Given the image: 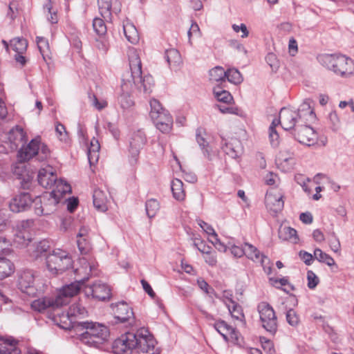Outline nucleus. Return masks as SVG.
I'll use <instances>...</instances> for the list:
<instances>
[{
    "instance_id": "a18cd8bd",
    "label": "nucleus",
    "mask_w": 354,
    "mask_h": 354,
    "mask_svg": "<svg viewBox=\"0 0 354 354\" xmlns=\"http://www.w3.org/2000/svg\"><path fill=\"white\" fill-rule=\"evenodd\" d=\"M10 46L17 53H24L27 49L28 42L24 38L16 37L10 41Z\"/></svg>"
},
{
    "instance_id": "79ce46f5",
    "label": "nucleus",
    "mask_w": 354,
    "mask_h": 354,
    "mask_svg": "<svg viewBox=\"0 0 354 354\" xmlns=\"http://www.w3.org/2000/svg\"><path fill=\"white\" fill-rule=\"evenodd\" d=\"M17 342L13 339H7L0 344V354H19V350L15 346Z\"/></svg>"
},
{
    "instance_id": "f257e3e1",
    "label": "nucleus",
    "mask_w": 354,
    "mask_h": 354,
    "mask_svg": "<svg viewBox=\"0 0 354 354\" xmlns=\"http://www.w3.org/2000/svg\"><path fill=\"white\" fill-rule=\"evenodd\" d=\"M129 69L122 75L121 87L124 91L133 90L139 93L149 95L153 88V78L150 75L142 76V62L137 50H128Z\"/></svg>"
},
{
    "instance_id": "4be33fe9",
    "label": "nucleus",
    "mask_w": 354,
    "mask_h": 354,
    "mask_svg": "<svg viewBox=\"0 0 354 354\" xmlns=\"http://www.w3.org/2000/svg\"><path fill=\"white\" fill-rule=\"evenodd\" d=\"M223 151L232 158H236L243 153V148L241 141L235 138H232L222 147Z\"/></svg>"
},
{
    "instance_id": "49530a36",
    "label": "nucleus",
    "mask_w": 354,
    "mask_h": 354,
    "mask_svg": "<svg viewBox=\"0 0 354 354\" xmlns=\"http://www.w3.org/2000/svg\"><path fill=\"white\" fill-rule=\"evenodd\" d=\"M196 141L199 145L203 153L205 156L209 157L211 154L212 149L208 142L203 135V132L198 130L196 133Z\"/></svg>"
},
{
    "instance_id": "f8f14e48",
    "label": "nucleus",
    "mask_w": 354,
    "mask_h": 354,
    "mask_svg": "<svg viewBox=\"0 0 354 354\" xmlns=\"http://www.w3.org/2000/svg\"><path fill=\"white\" fill-rule=\"evenodd\" d=\"M35 273L31 270H21L18 274V286L19 289L29 296L34 297L37 293L35 287Z\"/></svg>"
},
{
    "instance_id": "4d7b16f0",
    "label": "nucleus",
    "mask_w": 354,
    "mask_h": 354,
    "mask_svg": "<svg viewBox=\"0 0 354 354\" xmlns=\"http://www.w3.org/2000/svg\"><path fill=\"white\" fill-rule=\"evenodd\" d=\"M307 279H308V287L310 289L315 288L319 282V278L312 270L308 271Z\"/></svg>"
},
{
    "instance_id": "37998d69",
    "label": "nucleus",
    "mask_w": 354,
    "mask_h": 354,
    "mask_svg": "<svg viewBox=\"0 0 354 354\" xmlns=\"http://www.w3.org/2000/svg\"><path fill=\"white\" fill-rule=\"evenodd\" d=\"M31 240V235L28 231L17 230L15 235L14 242L20 245L26 246Z\"/></svg>"
},
{
    "instance_id": "9b49d317",
    "label": "nucleus",
    "mask_w": 354,
    "mask_h": 354,
    "mask_svg": "<svg viewBox=\"0 0 354 354\" xmlns=\"http://www.w3.org/2000/svg\"><path fill=\"white\" fill-rule=\"evenodd\" d=\"M136 336L134 333H126L115 339L113 344L115 354H130L136 346Z\"/></svg>"
},
{
    "instance_id": "423d86ee",
    "label": "nucleus",
    "mask_w": 354,
    "mask_h": 354,
    "mask_svg": "<svg viewBox=\"0 0 354 354\" xmlns=\"http://www.w3.org/2000/svg\"><path fill=\"white\" fill-rule=\"evenodd\" d=\"M50 151L46 145L39 139H32L26 146H23L18 152L20 162H26L36 156L39 161L47 160Z\"/></svg>"
},
{
    "instance_id": "f704fd0d",
    "label": "nucleus",
    "mask_w": 354,
    "mask_h": 354,
    "mask_svg": "<svg viewBox=\"0 0 354 354\" xmlns=\"http://www.w3.org/2000/svg\"><path fill=\"white\" fill-rule=\"evenodd\" d=\"M171 192L173 194V196L177 201H183L185 198V192L183 188V182L178 179L175 178L171 182Z\"/></svg>"
},
{
    "instance_id": "39448f33",
    "label": "nucleus",
    "mask_w": 354,
    "mask_h": 354,
    "mask_svg": "<svg viewBox=\"0 0 354 354\" xmlns=\"http://www.w3.org/2000/svg\"><path fill=\"white\" fill-rule=\"evenodd\" d=\"M73 260L66 251L57 248L49 252L46 257V266L54 275L62 274L71 268Z\"/></svg>"
},
{
    "instance_id": "6e6d98bb",
    "label": "nucleus",
    "mask_w": 354,
    "mask_h": 354,
    "mask_svg": "<svg viewBox=\"0 0 354 354\" xmlns=\"http://www.w3.org/2000/svg\"><path fill=\"white\" fill-rule=\"evenodd\" d=\"M286 321L292 327L297 326L300 322L299 315L292 309H290L287 311Z\"/></svg>"
},
{
    "instance_id": "8fccbe9b",
    "label": "nucleus",
    "mask_w": 354,
    "mask_h": 354,
    "mask_svg": "<svg viewBox=\"0 0 354 354\" xmlns=\"http://www.w3.org/2000/svg\"><path fill=\"white\" fill-rule=\"evenodd\" d=\"M159 209V203L155 199H149L146 203V212L149 218L156 216Z\"/></svg>"
},
{
    "instance_id": "f03ea898",
    "label": "nucleus",
    "mask_w": 354,
    "mask_h": 354,
    "mask_svg": "<svg viewBox=\"0 0 354 354\" xmlns=\"http://www.w3.org/2000/svg\"><path fill=\"white\" fill-rule=\"evenodd\" d=\"M316 120V115L308 100H305L295 111L288 108H283L279 112V122L282 128L289 130L297 124L313 123Z\"/></svg>"
},
{
    "instance_id": "bb28decb",
    "label": "nucleus",
    "mask_w": 354,
    "mask_h": 354,
    "mask_svg": "<svg viewBox=\"0 0 354 354\" xmlns=\"http://www.w3.org/2000/svg\"><path fill=\"white\" fill-rule=\"evenodd\" d=\"M244 254L253 261L260 262L266 270L265 263L269 262V259L261 254L257 248L250 243L244 244Z\"/></svg>"
},
{
    "instance_id": "864d4df0",
    "label": "nucleus",
    "mask_w": 354,
    "mask_h": 354,
    "mask_svg": "<svg viewBox=\"0 0 354 354\" xmlns=\"http://www.w3.org/2000/svg\"><path fill=\"white\" fill-rule=\"evenodd\" d=\"M279 123H280L279 120H274L269 128V137L271 144L274 146H277L278 145L279 135L275 129V127Z\"/></svg>"
},
{
    "instance_id": "412c9836",
    "label": "nucleus",
    "mask_w": 354,
    "mask_h": 354,
    "mask_svg": "<svg viewBox=\"0 0 354 354\" xmlns=\"http://www.w3.org/2000/svg\"><path fill=\"white\" fill-rule=\"evenodd\" d=\"M81 288V283L76 280L75 282L64 286L57 293V297L61 301H64V305L69 302L71 297L76 295Z\"/></svg>"
},
{
    "instance_id": "c756f323",
    "label": "nucleus",
    "mask_w": 354,
    "mask_h": 354,
    "mask_svg": "<svg viewBox=\"0 0 354 354\" xmlns=\"http://www.w3.org/2000/svg\"><path fill=\"white\" fill-rule=\"evenodd\" d=\"M93 199V205L97 209L101 212H105L107 209L108 198L104 191L100 189H94Z\"/></svg>"
},
{
    "instance_id": "6ab92c4d",
    "label": "nucleus",
    "mask_w": 354,
    "mask_h": 354,
    "mask_svg": "<svg viewBox=\"0 0 354 354\" xmlns=\"http://www.w3.org/2000/svg\"><path fill=\"white\" fill-rule=\"evenodd\" d=\"M37 178L39 183L46 189L53 187L57 180L56 174L53 167L50 166L41 169L39 171Z\"/></svg>"
},
{
    "instance_id": "a211bd4d",
    "label": "nucleus",
    "mask_w": 354,
    "mask_h": 354,
    "mask_svg": "<svg viewBox=\"0 0 354 354\" xmlns=\"http://www.w3.org/2000/svg\"><path fill=\"white\" fill-rule=\"evenodd\" d=\"M32 203L28 193H21L10 201L9 207L12 212L17 213L28 209Z\"/></svg>"
},
{
    "instance_id": "f3484780",
    "label": "nucleus",
    "mask_w": 354,
    "mask_h": 354,
    "mask_svg": "<svg viewBox=\"0 0 354 354\" xmlns=\"http://www.w3.org/2000/svg\"><path fill=\"white\" fill-rule=\"evenodd\" d=\"M57 295L55 297H41L33 301L31 307L33 310L38 312H42L48 308L55 309L63 306V303Z\"/></svg>"
},
{
    "instance_id": "ddd939ff",
    "label": "nucleus",
    "mask_w": 354,
    "mask_h": 354,
    "mask_svg": "<svg viewBox=\"0 0 354 354\" xmlns=\"http://www.w3.org/2000/svg\"><path fill=\"white\" fill-rule=\"evenodd\" d=\"M311 123H301L298 124L295 129V137L301 144L311 146L317 140V133L310 127Z\"/></svg>"
},
{
    "instance_id": "a19ab883",
    "label": "nucleus",
    "mask_w": 354,
    "mask_h": 354,
    "mask_svg": "<svg viewBox=\"0 0 354 354\" xmlns=\"http://www.w3.org/2000/svg\"><path fill=\"white\" fill-rule=\"evenodd\" d=\"M100 145L97 140L93 138L88 149V159L91 165L97 162L99 158Z\"/></svg>"
},
{
    "instance_id": "58836bf2",
    "label": "nucleus",
    "mask_w": 354,
    "mask_h": 354,
    "mask_svg": "<svg viewBox=\"0 0 354 354\" xmlns=\"http://www.w3.org/2000/svg\"><path fill=\"white\" fill-rule=\"evenodd\" d=\"M209 80L212 82H225L226 73L221 66H215L209 71Z\"/></svg>"
},
{
    "instance_id": "0e129e2a",
    "label": "nucleus",
    "mask_w": 354,
    "mask_h": 354,
    "mask_svg": "<svg viewBox=\"0 0 354 354\" xmlns=\"http://www.w3.org/2000/svg\"><path fill=\"white\" fill-rule=\"evenodd\" d=\"M299 257L307 266L311 265L313 259H315L314 254L313 255L312 254L304 250L299 252Z\"/></svg>"
},
{
    "instance_id": "aec40b11",
    "label": "nucleus",
    "mask_w": 354,
    "mask_h": 354,
    "mask_svg": "<svg viewBox=\"0 0 354 354\" xmlns=\"http://www.w3.org/2000/svg\"><path fill=\"white\" fill-rule=\"evenodd\" d=\"M113 310L115 319L120 322H126L133 318L132 308L124 301H120L115 304Z\"/></svg>"
},
{
    "instance_id": "c85d7f7f",
    "label": "nucleus",
    "mask_w": 354,
    "mask_h": 354,
    "mask_svg": "<svg viewBox=\"0 0 354 354\" xmlns=\"http://www.w3.org/2000/svg\"><path fill=\"white\" fill-rule=\"evenodd\" d=\"M49 250L50 245L48 241L43 240L32 245L29 249V254L33 259H37L42 256L47 257V252H48Z\"/></svg>"
},
{
    "instance_id": "2f4dec72",
    "label": "nucleus",
    "mask_w": 354,
    "mask_h": 354,
    "mask_svg": "<svg viewBox=\"0 0 354 354\" xmlns=\"http://www.w3.org/2000/svg\"><path fill=\"white\" fill-rule=\"evenodd\" d=\"M53 186L55 188L50 193L52 194L54 196H56V198H57L59 201L63 195L71 192V185L62 179L59 180H57Z\"/></svg>"
},
{
    "instance_id": "dca6fc26",
    "label": "nucleus",
    "mask_w": 354,
    "mask_h": 354,
    "mask_svg": "<svg viewBox=\"0 0 354 354\" xmlns=\"http://www.w3.org/2000/svg\"><path fill=\"white\" fill-rule=\"evenodd\" d=\"M146 142V138L143 132L138 131L134 133L131 138L129 142V162L131 164L136 162L140 149Z\"/></svg>"
},
{
    "instance_id": "774afa93",
    "label": "nucleus",
    "mask_w": 354,
    "mask_h": 354,
    "mask_svg": "<svg viewBox=\"0 0 354 354\" xmlns=\"http://www.w3.org/2000/svg\"><path fill=\"white\" fill-rule=\"evenodd\" d=\"M32 225H33V221L32 220L22 221L18 225L17 230L30 232V228L32 226Z\"/></svg>"
},
{
    "instance_id": "a878e982",
    "label": "nucleus",
    "mask_w": 354,
    "mask_h": 354,
    "mask_svg": "<svg viewBox=\"0 0 354 354\" xmlns=\"http://www.w3.org/2000/svg\"><path fill=\"white\" fill-rule=\"evenodd\" d=\"M277 161L285 171H288L295 165L294 154L289 150H281L277 157Z\"/></svg>"
},
{
    "instance_id": "6e6552de",
    "label": "nucleus",
    "mask_w": 354,
    "mask_h": 354,
    "mask_svg": "<svg viewBox=\"0 0 354 354\" xmlns=\"http://www.w3.org/2000/svg\"><path fill=\"white\" fill-rule=\"evenodd\" d=\"M262 326L271 335L277 330V319L272 307L266 302H261L257 306Z\"/></svg>"
},
{
    "instance_id": "680f3d73",
    "label": "nucleus",
    "mask_w": 354,
    "mask_h": 354,
    "mask_svg": "<svg viewBox=\"0 0 354 354\" xmlns=\"http://www.w3.org/2000/svg\"><path fill=\"white\" fill-rule=\"evenodd\" d=\"M233 30L239 33V32H241V37L242 38H246L249 35V31L247 28V26L245 24H241L240 25L237 24H233L232 26Z\"/></svg>"
},
{
    "instance_id": "ea45409f",
    "label": "nucleus",
    "mask_w": 354,
    "mask_h": 354,
    "mask_svg": "<svg viewBox=\"0 0 354 354\" xmlns=\"http://www.w3.org/2000/svg\"><path fill=\"white\" fill-rule=\"evenodd\" d=\"M123 30L126 38L131 44H136L139 41L138 32L136 27L131 23H127L123 26Z\"/></svg>"
},
{
    "instance_id": "0eeeda50",
    "label": "nucleus",
    "mask_w": 354,
    "mask_h": 354,
    "mask_svg": "<svg viewBox=\"0 0 354 354\" xmlns=\"http://www.w3.org/2000/svg\"><path fill=\"white\" fill-rule=\"evenodd\" d=\"M134 335L136 336V346L134 349L138 354H157L158 349L156 348V341L149 332L142 328L137 330Z\"/></svg>"
},
{
    "instance_id": "e433bc0d",
    "label": "nucleus",
    "mask_w": 354,
    "mask_h": 354,
    "mask_svg": "<svg viewBox=\"0 0 354 354\" xmlns=\"http://www.w3.org/2000/svg\"><path fill=\"white\" fill-rule=\"evenodd\" d=\"M279 237L284 241H291L296 243L298 237L297 231L290 227H281L279 230Z\"/></svg>"
},
{
    "instance_id": "5701e85b",
    "label": "nucleus",
    "mask_w": 354,
    "mask_h": 354,
    "mask_svg": "<svg viewBox=\"0 0 354 354\" xmlns=\"http://www.w3.org/2000/svg\"><path fill=\"white\" fill-rule=\"evenodd\" d=\"M88 289V291L87 290L86 293H91L93 297L98 300H106L109 299L111 295V289L104 283H95Z\"/></svg>"
},
{
    "instance_id": "b1692460",
    "label": "nucleus",
    "mask_w": 354,
    "mask_h": 354,
    "mask_svg": "<svg viewBox=\"0 0 354 354\" xmlns=\"http://www.w3.org/2000/svg\"><path fill=\"white\" fill-rule=\"evenodd\" d=\"M214 326L225 341H236L238 339V333L224 321L216 322Z\"/></svg>"
},
{
    "instance_id": "4c0bfd02",
    "label": "nucleus",
    "mask_w": 354,
    "mask_h": 354,
    "mask_svg": "<svg viewBox=\"0 0 354 354\" xmlns=\"http://www.w3.org/2000/svg\"><path fill=\"white\" fill-rule=\"evenodd\" d=\"M213 93L216 100L221 102L228 104L232 103L233 101V97L230 93L226 90L223 89L219 86L214 87Z\"/></svg>"
},
{
    "instance_id": "1a4fd4ad",
    "label": "nucleus",
    "mask_w": 354,
    "mask_h": 354,
    "mask_svg": "<svg viewBox=\"0 0 354 354\" xmlns=\"http://www.w3.org/2000/svg\"><path fill=\"white\" fill-rule=\"evenodd\" d=\"M99 10L103 19L96 17L93 19V27L95 32L99 35H104L106 32V26L104 21H111V0H97Z\"/></svg>"
},
{
    "instance_id": "4468645a",
    "label": "nucleus",
    "mask_w": 354,
    "mask_h": 354,
    "mask_svg": "<svg viewBox=\"0 0 354 354\" xmlns=\"http://www.w3.org/2000/svg\"><path fill=\"white\" fill-rule=\"evenodd\" d=\"M283 195L279 189L271 188L266 194L265 204L267 209L274 214L281 212L284 205Z\"/></svg>"
},
{
    "instance_id": "e2e57ef3",
    "label": "nucleus",
    "mask_w": 354,
    "mask_h": 354,
    "mask_svg": "<svg viewBox=\"0 0 354 354\" xmlns=\"http://www.w3.org/2000/svg\"><path fill=\"white\" fill-rule=\"evenodd\" d=\"M197 223L206 234L209 236H216V232L210 225L200 219L197 220Z\"/></svg>"
},
{
    "instance_id": "9d476101",
    "label": "nucleus",
    "mask_w": 354,
    "mask_h": 354,
    "mask_svg": "<svg viewBox=\"0 0 354 354\" xmlns=\"http://www.w3.org/2000/svg\"><path fill=\"white\" fill-rule=\"evenodd\" d=\"M35 212L38 216L49 215L53 213L57 208L59 201L50 193L41 196L35 201Z\"/></svg>"
},
{
    "instance_id": "20e7f679",
    "label": "nucleus",
    "mask_w": 354,
    "mask_h": 354,
    "mask_svg": "<svg viewBox=\"0 0 354 354\" xmlns=\"http://www.w3.org/2000/svg\"><path fill=\"white\" fill-rule=\"evenodd\" d=\"M78 327L85 330L80 334V340L91 346L97 347L108 339L109 331L108 328L96 322H82L78 323Z\"/></svg>"
},
{
    "instance_id": "cd10ccee",
    "label": "nucleus",
    "mask_w": 354,
    "mask_h": 354,
    "mask_svg": "<svg viewBox=\"0 0 354 354\" xmlns=\"http://www.w3.org/2000/svg\"><path fill=\"white\" fill-rule=\"evenodd\" d=\"M87 315L86 308L80 303L73 304L70 307L67 313V317L72 324H77L78 326V322L76 319H81Z\"/></svg>"
},
{
    "instance_id": "de8ad7c7",
    "label": "nucleus",
    "mask_w": 354,
    "mask_h": 354,
    "mask_svg": "<svg viewBox=\"0 0 354 354\" xmlns=\"http://www.w3.org/2000/svg\"><path fill=\"white\" fill-rule=\"evenodd\" d=\"M226 80L228 82L234 84H238L242 82L243 77L241 73L236 68H230L225 71Z\"/></svg>"
},
{
    "instance_id": "3c124183",
    "label": "nucleus",
    "mask_w": 354,
    "mask_h": 354,
    "mask_svg": "<svg viewBox=\"0 0 354 354\" xmlns=\"http://www.w3.org/2000/svg\"><path fill=\"white\" fill-rule=\"evenodd\" d=\"M167 61L169 65L176 66L180 62V55L176 49H170L166 51Z\"/></svg>"
},
{
    "instance_id": "13d9d810",
    "label": "nucleus",
    "mask_w": 354,
    "mask_h": 354,
    "mask_svg": "<svg viewBox=\"0 0 354 354\" xmlns=\"http://www.w3.org/2000/svg\"><path fill=\"white\" fill-rule=\"evenodd\" d=\"M266 61L273 71L277 70L279 66L277 57L274 53H268L266 57Z\"/></svg>"
},
{
    "instance_id": "603ef678",
    "label": "nucleus",
    "mask_w": 354,
    "mask_h": 354,
    "mask_svg": "<svg viewBox=\"0 0 354 354\" xmlns=\"http://www.w3.org/2000/svg\"><path fill=\"white\" fill-rule=\"evenodd\" d=\"M77 244L82 254H88L91 249L88 237L77 239Z\"/></svg>"
},
{
    "instance_id": "72a5a7b5",
    "label": "nucleus",
    "mask_w": 354,
    "mask_h": 354,
    "mask_svg": "<svg viewBox=\"0 0 354 354\" xmlns=\"http://www.w3.org/2000/svg\"><path fill=\"white\" fill-rule=\"evenodd\" d=\"M226 306L232 317L244 324L243 320L245 316L243 313L242 307L232 299H229V303H226Z\"/></svg>"
},
{
    "instance_id": "473e14b6",
    "label": "nucleus",
    "mask_w": 354,
    "mask_h": 354,
    "mask_svg": "<svg viewBox=\"0 0 354 354\" xmlns=\"http://www.w3.org/2000/svg\"><path fill=\"white\" fill-rule=\"evenodd\" d=\"M122 93L118 98L119 105L122 109H129L134 106V100L131 96L133 90L124 91L121 88Z\"/></svg>"
},
{
    "instance_id": "052dcab7",
    "label": "nucleus",
    "mask_w": 354,
    "mask_h": 354,
    "mask_svg": "<svg viewBox=\"0 0 354 354\" xmlns=\"http://www.w3.org/2000/svg\"><path fill=\"white\" fill-rule=\"evenodd\" d=\"M55 131L57 134V137L61 141L66 142L68 140V134L65 127L63 124L58 123L56 126Z\"/></svg>"
},
{
    "instance_id": "7ed1b4c3",
    "label": "nucleus",
    "mask_w": 354,
    "mask_h": 354,
    "mask_svg": "<svg viewBox=\"0 0 354 354\" xmlns=\"http://www.w3.org/2000/svg\"><path fill=\"white\" fill-rule=\"evenodd\" d=\"M319 63L342 77L354 75V62L342 55L324 54L318 57Z\"/></svg>"
},
{
    "instance_id": "2eb2a0df",
    "label": "nucleus",
    "mask_w": 354,
    "mask_h": 354,
    "mask_svg": "<svg viewBox=\"0 0 354 354\" xmlns=\"http://www.w3.org/2000/svg\"><path fill=\"white\" fill-rule=\"evenodd\" d=\"M6 139L5 143L8 146L9 153L15 151L19 145L26 141V133L23 129L17 126L10 129V131L6 134L2 135Z\"/></svg>"
},
{
    "instance_id": "7c9ffc66",
    "label": "nucleus",
    "mask_w": 354,
    "mask_h": 354,
    "mask_svg": "<svg viewBox=\"0 0 354 354\" xmlns=\"http://www.w3.org/2000/svg\"><path fill=\"white\" fill-rule=\"evenodd\" d=\"M80 263L81 266L76 268L74 272L76 275L80 277L77 280L81 283L82 281L84 282L86 281L89 278L92 267L85 258L80 259Z\"/></svg>"
},
{
    "instance_id": "5fc2aeb1",
    "label": "nucleus",
    "mask_w": 354,
    "mask_h": 354,
    "mask_svg": "<svg viewBox=\"0 0 354 354\" xmlns=\"http://www.w3.org/2000/svg\"><path fill=\"white\" fill-rule=\"evenodd\" d=\"M37 44L43 58L45 59L46 56L48 55L47 53L49 50V45L48 40L44 37H37Z\"/></svg>"
},
{
    "instance_id": "bf43d9fd",
    "label": "nucleus",
    "mask_w": 354,
    "mask_h": 354,
    "mask_svg": "<svg viewBox=\"0 0 354 354\" xmlns=\"http://www.w3.org/2000/svg\"><path fill=\"white\" fill-rule=\"evenodd\" d=\"M44 9L46 10L50 15V17L48 16V21L52 24L57 23V13L55 11H52V3L50 0H48V3L45 4Z\"/></svg>"
},
{
    "instance_id": "69168bd1",
    "label": "nucleus",
    "mask_w": 354,
    "mask_h": 354,
    "mask_svg": "<svg viewBox=\"0 0 354 354\" xmlns=\"http://www.w3.org/2000/svg\"><path fill=\"white\" fill-rule=\"evenodd\" d=\"M329 245L335 252H337L340 249L339 241L334 232L331 234V239H329Z\"/></svg>"
},
{
    "instance_id": "c03bdc74",
    "label": "nucleus",
    "mask_w": 354,
    "mask_h": 354,
    "mask_svg": "<svg viewBox=\"0 0 354 354\" xmlns=\"http://www.w3.org/2000/svg\"><path fill=\"white\" fill-rule=\"evenodd\" d=\"M314 257L318 261L326 263L328 266L335 265V260L329 254L324 252L321 249L316 248L314 250Z\"/></svg>"
},
{
    "instance_id": "c9c22d12",
    "label": "nucleus",
    "mask_w": 354,
    "mask_h": 354,
    "mask_svg": "<svg viewBox=\"0 0 354 354\" xmlns=\"http://www.w3.org/2000/svg\"><path fill=\"white\" fill-rule=\"evenodd\" d=\"M13 272V263L6 258L0 257V280L9 277Z\"/></svg>"
},
{
    "instance_id": "338daca9",
    "label": "nucleus",
    "mask_w": 354,
    "mask_h": 354,
    "mask_svg": "<svg viewBox=\"0 0 354 354\" xmlns=\"http://www.w3.org/2000/svg\"><path fill=\"white\" fill-rule=\"evenodd\" d=\"M264 180L267 185H273L276 184L277 181L278 180V176L277 174L272 172H269L264 177Z\"/></svg>"
},
{
    "instance_id": "393cba45",
    "label": "nucleus",
    "mask_w": 354,
    "mask_h": 354,
    "mask_svg": "<svg viewBox=\"0 0 354 354\" xmlns=\"http://www.w3.org/2000/svg\"><path fill=\"white\" fill-rule=\"evenodd\" d=\"M156 128L164 133H169L173 125V119L168 111H163L157 118L151 119Z\"/></svg>"
},
{
    "instance_id": "09e8293b",
    "label": "nucleus",
    "mask_w": 354,
    "mask_h": 354,
    "mask_svg": "<svg viewBox=\"0 0 354 354\" xmlns=\"http://www.w3.org/2000/svg\"><path fill=\"white\" fill-rule=\"evenodd\" d=\"M149 104L151 107L149 115L151 119L157 118L158 115L163 111H167L162 107L159 101L156 99L151 100Z\"/></svg>"
}]
</instances>
